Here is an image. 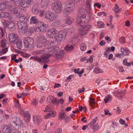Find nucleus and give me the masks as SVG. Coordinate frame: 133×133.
I'll return each instance as SVG.
<instances>
[{
	"label": "nucleus",
	"mask_w": 133,
	"mask_h": 133,
	"mask_svg": "<svg viewBox=\"0 0 133 133\" xmlns=\"http://www.w3.org/2000/svg\"><path fill=\"white\" fill-rule=\"evenodd\" d=\"M67 34V31L66 30H63L58 32L55 28H52L48 30L46 33L48 37L50 38H54L55 39V42H52L47 48V51L52 53L49 54L52 55L53 54H55L54 57L56 59L61 58L64 54V51L63 50L57 51L59 48L56 46L66 39Z\"/></svg>",
	"instance_id": "obj_1"
},
{
	"label": "nucleus",
	"mask_w": 133,
	"mask_h": 133,
	"mask_svg": "<svg viewBox=\"0 0 133 133\" xmlns=\"http://www.w3.org/2000/svg\"><path fill=\"white\" fill-rule=\"evenodd\" d=\"M9 9L16 17L19 15V21L17 23L18 31L21 33H26L29 26L26 22L29 19V17L28 16L25 17L23 14L19 15V9L15 6H10Z\"/></svg>",
	"instance_id": "obj_2"
},
{
	"label": "nucleus",
	"mask_w": 133,
	"mask_h": 133,
	"mask_svg": "<svg viewBox=\"0 0 133 133\" xmlns=\"http://www.w3.org/2000/svg\"><path fill=\"white\" fill-rule=\"evenodd\" d=\"M86 14L80 15L78 16L76 18V23L78 26H81L83 28L80 29L79 34L82 36L86 35L89 30L90 29L91 25H88L85 26V23H87L89 21V18L87 17Z\"/></svg>",
	"instance_id": "obj_3"
},
{
	"label": "nucleus",
	"mask_w": 133,
	"mask_h": 133,
	"mask_svg": "<svg viewBox=\"0 0 133 133\" xmlns=\"http://www.w3.org/2000/svg\"><path fill=\"white\" fill-rule=\"evenodd\" d=\"M36 42V46L37 48H42L46 45L48 46L51 43L48 41L43 35H39L37 37Z\"/></svg>",
	"instance_id": "obj_4"
},
{
	"label": "nucleus",
	"mask_w": 133,
	"mask_h": 133,
	"mask_svg": "<svg viewBox=\"0 0 133 133\" xmlns=\"http://www.w3.org/2000/svg\"><path fill=\"white\" fill-rule=\"evenodd\" d=\"M66 8L64 10V15H68L74 11L75 5L72 1H68L66 2L65 4Z\"/></svg>",
	"instance_id": "obj_5"
},
{
	"label": "nucleus",
	"mask_w": 133,
	"mask_h": 133,
	"mask_svg": "<svg viewBox=\"0 0 133 133\" xmlns=\"http://www.w3.org/2000/svg\"><path fill=\"white\" fill-rule=\"evenodd\" d=\"M51 8L55 12L58 14L61 13L63 9L61 3L59 0H55L51 4Z\"/></svg>",
	"instance_id": "obj_6"
},
{
	"label": "nucleus",
	"mask_w": 133,
	"mask_h": 133,
	"mask_svg": "<svg viewBox=\"0 0 133 133\" xmlns=\"http://www.w3.org/2000/svg\"><path fill=\"white\" fill-rule=\"evenodd\" d=\"M34 41L33 39L30 37H25L23 40L25 46L27 49L30 50L34 47Z\"/></svg>",
	"instance_id": "obj_7"
},
{
	"label": "nucleus",
	"mask_w": 133,
	"mask_h": 133,
	"mask_svg": "<svg viewBox=\"0 0 133 133\" xmlns=\"http://www.w3.org/2000/svg\"><path fill=\"white\" fill-rule=\"evenodd\" d=\"M48 29V26L47 24H45L43 22H38L37 27L36 28L35 30L38 32H45Z\"/></svg>",
	"instance_id": "obj_8"
},
{
	"label": "nucleus",
	"mask_w": 133,
	"mask_h": 133,
	"mask_svg": "<svg viewBox=\"0 0 133 133\" xmlns=\"http://www.w3.org/2000/svg\"><path fill=\"white\" fill-rule=\"evenodd\" d=\"M52 55L50 54H45L41 56V58H39L37 56H35V58L34 61H37V62L41 63H46L49 61V58Z\"/></svg>",
	"instance_id": "obj_9"
},
{
	"label": "nucleus",
	"mask_w": 133,
	"mask_h": 133,
	"mask_svg": "<svg viewBox=\"0 0 133 133\" xmlns=\"http://www.w3.org/2000/svg\"><path fill=\"white\" fill-rule=\"evenodd\" d=\"M44 18L48 21L52 22L55 20L57 19V17L51 12L47 11L45 14Z\"/></svg>",
	"instance_id": "obj_10"
},
{
	"label": "nucleus",
	"mask_w": 133,
	"mask_h": 133,
	"mask_svg": "<svg viewBox=\"0 0 133 133\" xmlns=\"http://www.w3.org/2000/svg\"><path fill=\"white\" fill-rule=\"evenodd\" d=\"M8 36L9 41L11 43L15 44V42L18 39L17 35L14 33H9Z\"/></svg>",
	"instance_id": "obj_11"
},
{
	"label": "nucleus",
	"mask_w": 133,
	"mask_h": 133,
	"mask_svg": "<svg viewBox=\"0 0 133 133\" xmlns=\"http://www.w3.org/2000/svg\"><path fill=\"white\" fill-rule=\"evenodd\" d=\"M33 0H24L21 4L20 6L24 8H28L30 6Z\"/></svg>",
	"instance_id": "obj_12"
},
{
	"label": "nucleus",
	"mask_w": 133,
	"mask_h": 133,
	"mask_svg": "<svg viewBox=\"0 0 133 133\" xmlns=\"http://www.w3.org/2000/svg\"><path fill=\"white\" fill-rule=\"evenodd\" d=\"M2 130L4 133H10L12 131V129L10 127L5 125L2 127Z\"/></svg>",
	"instance_id": "obj_13"
},
{
	"label": "nucleus",
	"mask_w": 133,
	"mask_h": 133,
	"mask_svg": "<svg viewBox=\"0 0 133 133\" xmlns=\"http://www.w3.org/2000/svg\"><path fill=\"white\" fill-rule=\"evenodd\" d=\"M42 120L41 116L36 115L33 117V121L35 124L38 125L39 124Z\"/></svg>",
	"instance_id": "obj_14"
},
{
	"label": "nucleus",
	"mask_w": 133,
	"mask_h": 133,
	"mask_svg": "<svg viewBox=\"0 0 133 133\" xmlns=\"http://www.w3.org/2000/svg\"><path fill=\"white\" fill-rule=\"evenodd\" d=\"M98 123L94 124L93 126L90 125L88 130V132L90 133H93L96 131L98 129Z\"/></svg>",
	"instance_id": "obj_15"
},
{
	"label": "nucleus",
	"mask_w": 133,
	"mask_h": 133,
	"mask_svg": "<svg viewBox=\"0 0 133 133\" xmlns=\"http://www.w3.org/2000/svg\"><path fill=\"white\" fill-rule=\"evenodd\" d=\"M39 8V5L38 3L35 4L32 7V12L35 14H38L40 10Z\"/></svg>",
	"instance_id": "obj_16"
},
{
	"label": "nucleus",
	"mask_w": 133,
	"mask_h": 133,
	"mask_svg": "<svg viewBox=\"0 0 133 133\" xmlns=\"http://www.w3.org/2000/svg\"><path fill=\"white\" fill-rule=\"evenodd\" d=\"M10 6H13L10 5V3L9 2H6L5 3H1L0 4V10H2L6 8L8 6L9 7L7 8L9 11V8ZM13 6H14V5Z\"/></svg>",
	"instance_id": "obj_17"
},
{
	"label": "nucleus",
	"mask_w": 133,
	"mask_h": 133,
	"mask_svg": "<svg viewBox=\"0 0 133 133\" xmlns=\"http://www.w3.org/2000/svg\"><path fill=\"white\" fill-rule=\"evenodd\" d=\"M41 6L43 8L46 9L50 3L49 0H41Z\"/></svg>",
	"instance_id": "obj_18"
},
{
	"label": "nucleus",
	"mask_w": 133,
	"mask_h": 133,
	"mask_svg": "<svg viewBox=\"0 0 133 133\" xmlns=\"http://www.w3.org/2000/svg\"><path fill=\"white\" fill-rule=\"evenodd\" d=\"M30 23L31 24H36L38 22V21L35 16L31 17L30 19Z\"/></svg>",
	"instance_id": "obj_19"
},
{
	"label": "nucleus",
	"mask_w": 133,
	"mask_h": 133,
	"mask_svg": "<svg viewBox=\"0 0 133 133\" xmlns=\"http://www.w3.org/2000/svg\"><path fill=\"white\" fill-rule=\"evenodd\" d=\"M1 45L2 47H5L9 46V44L7 41L5 39H3L1 41Z\"/></svg>",
	"instance_id": "obj_20"
},
{
	"label": "nucleus",
	"mask_w": 133,
	"mask_h": 133,
	"mask_svg": "<svg viewBox=\"0 0 133 133\" xmlns=\"http://www.w3.org/2000/svg\"><path fill=\"white\" fill-rule=\"evenodd\" d=\"M121 51L124 55H128L129 54V52L128 49L126 48H121Z\"/></svg>",
	"instance_id": "obj_21"
},
{
	"label": "nucleus",
	"mask_w": 133,
	"mask_h": 133,
	"mask_svg": "<svg viewBox=\"0 0 133 133\" xmlns=\"http://www.w3.org/2000/svg\"><path fill=\"white\" fill-rule=\"evenodd\" d=\"M14 44L16 45L17 48L19 49H21L22 46L21 40L18 39L15 42Z\"/></svg>",
	"instance_id": "obj_22"
},
{
	"label": "nucleus",
	"mask_w": 133,
	"mask_h": 133,
	"mask_svg": "<svg viewBox=\"0 0 133 133\" xmlns=\"http://www.w3.org/2000/svg\"><path fill=\"white\" fill-rule=\"evenodd\" d=\"M74 48V47L72 45L70 44H68L66 45L64 48L65 50L68 51H72Z\"/></svg>",
	"instance_id": "obj_23"
},
{
	"label": "nucleus",
	"mask_w": 133,
	"mask_h": 133,
	"mask_svg": "<svg viewBox=\"0 0 133 133\" xmlns=\"http://www.w3.org/2000/svg\"><path fill=\"white\" fill-rule=\"evenodd\" d=\"M74 22L72 18L69 17L65 19V23L69 25L71 24Z\"/></svg>",
	"instance_id": "obj_24"
},
{
	"label": "nucleus",
	"mask_w": 133,
	"mask_h": 133,
	"mask_svg": "<svg viewBox=\"0 0 133 133\" xmlns=\"http://www.w3.org/2000/svg\"><path fill=\"white\" fill-rule=\"evenodd\" d=\"M65 112L63 111H61L59 113V116L58 117V119L60 120L61 119H64L65 118Z\"/></svg>",
	"instance_id": "obj_25"
},
{
	"label": "nucleus",
	"mask_w": 133,
	"mask_h": 133,
	"mask_svg": "<svg viewBox=\"0 0 133 133\" xmlns=\"http://www.w3.org/2000/svg\"><path fill=\"white\" fill-rule=\"evenodd\" d=\"M3 17L8 18L9 20H11L12 18L11 15L6 12H3Z\"/></svg>",
	"instance_id": "obj_26"
},
{
	"label": "nucleus",
	"mask_w": 133,
	"mask_h": 133,
	"mask_svg": "<svg viewBox=\"0 0 133 133\" xmlns=\"http://www.w3.org/2000/svg\"><path fill=\"white\" fill-rule=\"evenodd\" d=\"M104 71L99 68H96L94 69L93 72L95 74L103 73Z\"/></svg>",
	"instance_id": "obj_27"
},
{
	"label": "nucleus",
	"mask_w": 133,
	"mask_h": 133,
	"mask_svg": "<svg viewBox=\"0 0 133 133\" xmlns=\"http://www.w3.org/2000/svg\"><path fill=\"white\" fill-rule=\"evenodd\" d=\"M8 28L11 30H14L15 29L14 24L12 22H10L8 25Z\"/></svg>",
	"instance_id": "obj_28"
},
{
	"label": "nucleus",
	"mask_w": 133,
	"mask_h": 133,
	"mask_svg": "<svg viewBox=\"0 0 133 133\" xmlns=\"http://www.w3.org/2000/svg\"><path fill=\"white\" fill-rule=\"evenodd\" d=\"M15 5H20L22 1V0H10Z\"/></svg>",
	"instance_id": "obj_29"
},
{
	"label": "nucleus",
	"mask_w": 133,
	"mask_h": 133,
	"mask_svg": "<svg viewBox=\"0 0 133 133\" xmlns=\"http://www.w3.org/2000/svg\"><path fill=\"white\" fill-rule=\"evenodd\" d=\"M80 49L82 51H84L86 50L87 46L85 43H82L80 44Z\"/></svg>",
	"instance_id": "obj_30"
},
{
	"label": "nucleus",
	"mask_w": 133,
	"mask_h": 133,
	"mask_svg": "<svg viewBox=\"0 0 133 133\" xmlns=\"http://www.w3.org/2000/svg\"><path fill=\"white\" fill-rule=\"evenodd\" d=\"M15 119V121H14L13 122L16 125H18V126L21 122V120L18 117H16Z\"/></svg>",
	"instance_id": "obj_31"
},
{
	"label": "nucleus",
	"mask_w": 133,
	"mask_h": 133,
	"mask_svg": "<svg viewBox=\"0 0 133 133\" xmlns=\"http://www.w3.org/2000/svg\"><path fill=\"white\" fill-rule=\"evenodd\" d=\"M112 97L111 95H109L105 97L104 99L105 103H108L112 100Z\"/></svg>",
	"instance_id": "obj_32"
},
{
	"label": "nucleus",
	"mask_w": 133,
	"mask_h": 133,
	"mask_svg": "<svg viewBox=\"0 0 133 133\" xmlns=\"http://www.w3.org/2000/svg\"><path fill=\"white\" fill-rule=\"evenodd\" d=\"M28 27L26 31V32L25 33H22L24 34H25L27 35V34H29V35H31L33 32V29L32 28H30L28 30Z\"/></svg>",
	"instance_id": "obj_33"
},
{
	"label": "nucleus",
	"mask_w": 133,
	"mask_h": 133,
	"mask_svg": "<svg viewBox=\"0 0 133 133\" xmlns=\"http://www.w3.org/2000/svg\"><path fill=\"white\" fill-rule=\"evenodd\" d=\"M60 20H57L52 23L51 25L53 26H57L60 24Z\"/></svg>",
	"instance_id": "obj_34"
},
{
	"label": "nucleus",
	"mask_w": 133,
	"mask_h": 133,
	"mask_svg": "<svg viewBox=\"0 0 133 133\" xmlns=\"http://www.w3.org/2000/svg\"><path fill=\"white\" fill-rule=\"evenodd\" d=\"M44 53V51L43 50L35 51L33 52L34 54L35 55L42 54Z\"/></svg>",
	"instance_id": "obj_35"
},
{
	"label": "nucleus",
	"mask_w": 133,
	"mask_h": 133,
	"mask_svg": "<svg viewBox=\"0 0 133 133\" xmlns=\"http://www.w3.org/2000/svg\"><path fill=\"white\" fill-rule=\"evenodd\" d=\"M4 35V31L2 28H0V39L3 38Z\"/></svg>",
	"instance_id": "obj_36"
},
{
	"label": "nucleus",
	"mask_w": 133,
	"mask_h": 133,
	"mask_svg": "<svg viewBox=\"0 0 133 133\" xmlns=\"http://www.w3.org/2000/svg\"><path fill=\"white\" fill-rule=\"evenodd\" d=\"M123 91L118 92L116 94V96L119 97L121 98L124 95V94L123 93Z\"/></svg>",
	"instance_id": "obj_37"
},
{
	"label": "nucleus",
	"mask_w": 133,
	"mask_h": 133,
	"mask_svg": "<svg viewBox=\"0 0 133 133\" xmlns=\"http://www.w3.org/2000/svg\"><path fill=\"white\" fill-rule=\"evenodd\" d=\"M89 102L90 106H92L95 103V99L93 98H90L89 101Z\"/></svg>",
	"instance_id": "obj_38"
},
{
	"label": "nucleus",
	"mask_w": 133,
	"mask_h": 133,
	"mask_svg": "<svg viewBox=\"0 0 133 133\" xmlns=\"http://www.w3.org/2000/svg\"><path fill=\"white\" fill-rule=\"evenodd\" d=\"M97 120V117L95 118L93 120L89 123L90 125L93 126L94 124H96V122Z\"/></svg>",
	"instance_id": "obj_39"
},
{
	"label": "nucleus",
	"mask_w": 133,
	"mask_h": 133,
	"mask_svg": "<svg viewBox=\"0 0 133 133\" xmlns=\"http://www.w3.org/2000/svg\"><path fill=\"white\" fill-rule=\"evenodd\" d=\"M50 112L49 114H50V116L52 117H55L56 115V112L54 110L51 111Z\"/></svg>",
	"instance_id": "obj_40"
},
{
	"label": "nucleus",
	"mask_w": 133,
	"mask_h": 133,
	"mask_svg": "<svg viewBox=\"0 0 133 133\" xmlns=\"http://www.w3.org/2000/svg\"><path fill=\"white\" fill-rule=\"evenodd\" d=\"M24 115L27 118L28 120H30L31 116L29 114L28 112H24Z\"/></svg>",
	"instance_id": "obj_41"
},
{
	"label": "nucleus",
	"mask_w": 133,
	"mask_h": 133,
	"mask_svg": "<svg viewBox=\"0 0 133 133\" xmlns=\"http://www.w3.org/2000/svg\"><path fill=\"white\" fill-rule=\"evenodd\" d=\"M98 27L100 28H103L104 26V23L102 22H99L97 23Z\"/></svg>",
	"instance_id": "obj_42"
},
{
	"label": "nucleus",
	"mask_w": 133,
	"mask_h": 133,
	"mask_svg": "<svg viewBox=\"0 0 133 133\" xmlns=\"http://www.w3.org/2000/svg\"><path fill=\"white\" fill-rule=\"evenodd\" d=\"M45 12V11L44 10H40L39 11V16L41 17L43 16L44 15V14Z\"/></svg>",
	"instance_id": "obj_43"
},
{
	"label": "nucleus",
	"mask_w": 133,
	"mask_h": 133,
	"mask_svg": "<svg viewBox=\"0 0 133 133\" xmlns=\"http://www.w3.org/2000/svg\"><path fill=\"white\" fill-rule=\"evenodd\" d=\"M119 41L120 43H124L125 42V38L123 37H121L119 39Z\"/></svg>",
	"instance_id": "obj_44"
},
{
	"label": "nucleus",
	"mask_w": 133,
	"mask_h": 133,
	"mask_svg": "<svg viewBox=\"0 0 133 133\" xmlns=\"http://www.w3.org/2000/svg\"><path fill=\"white\" fill-rule=\"evenodd\" d=\"M53 102L55 104H59L58 100L56 98H54L53 99Z\"/></svg>",
	"instance_id": "obj_45"
},
{
	"label": "nucleus",
	"mask_w": 133,
	"mask_h": 133,
	"mask_svg": "<svg viewBox=\"0 0 133 133\" xmlns=\"http://www.w3.org/2000/svg\"><path fill=\"white\" fill-rule=\"evenodd\" d=\"M38 103V101L36 99L33 100L31 103V104L34 106H35L37 105Z\"/></svg>",
	"instance_id": "obj_46"
},
{
	"label": "nucleus",
	"mask_w": 133,
	"mask_h": 133,
	"mask_svg": "<svg viewBox=\"0 0 133 133\" xmlns=\"http://www.w3.org/2000/svg\"><path fill=\"white\" fill-rule=\"evenodd\" d=\"M119 123L122 125H124L125 123V122L124 120L122 118H120L119 120Z\"/></svg>",
	"instance_id": "obj_47"
},
{
	"label": "nucleus",
	"mask_w": 133,
	"mask_h": 133,
	"mask_svg": "<svg viewBox=\"0 0 133 133\" xmlns=\"http://www.w3.org/2000/svg\"><path fill=\"white\" fill-rule=\"evenodd\" d=\"M123 64L127 66H130V63L124 60L123 61Z\"/></svg>",
	"instance_id": "obj_48"
},
{
	"label": "nucleus",
	"mask_w": 133,
	"mask_h": 133,
	"mask_svg": "<svg viewBox=\"0 0 133 133\" xmlns=\"http://www.w3.org/2000/svg\"><path fill=\"white\" fill-rule=\"evenodd\" d=\"M19 125L20 126L22 127H25V121L24 120L23 121V120L21 121V122L20 123Z\"/></svg>",
	"instance_id": "obj_49"
},
{
	"label": "nucleus",
	"mask_w": 133,
	"mask_h": 133,
	"mask_svg": "<svg viewBox=\"0 0 133 133\" xmlns=\"http://www.w3.org/2000/svg\"><path fill=\"white\" fill-rule=\"evenodd\" d=\"M85 90V87H82V88L78 90V93L80 94V93H82Z\"/></svg>",
	"instance_id": "obj_50"
},
{
	"label": "nucleus",
	"mask_w": 133,
	"mask_h": 133,
	"mask_svg": "<svg viewBox=\"0 0 133 133\" xmlns=\"http://www.w3.org/2000/svg\"><path fill=\"white\" fill-rule=\"evenodd\" d=\"M123 54H122L118 53L116 54L115 55V56L117 57H118L120 58H122V57L123 56Z\"/></svg>",
	"instance_id": "obj_51"
},
{
	"label": "nucleus",
	"mask_w": 133,
	"mask_h": 133,
	"mask_svg": "<svg viewBox=\"0 0 133 133\" xmlns=\"http://www.w3.org/2000/svg\"><path fill=\"white\" fill-rule=\"evenodd\" d=\"M15 105L16 107L18 108V109L20 108V105L18 102L15 103Z\"/></svg>",
	"instance_id": "obj_52"
},
{
	"label": "nucleus",
	"mask_w": 133,
	"mask_h": 133,
	"mask_svg": "<svg viewBox=\"0 0 133 133\" xmlns=\"http://www.w3.org/2000/svg\"><path fill=\"white\" fill-rule=\"evenodd\" d=\"M102 14H104V16H106V14L105 13V12H99L97 14V15L98 16H101Z\"/></svg>",
	"instance_id": "obj_53"
},
{
	"label": "nucleus",
	"mask_w": 133,
	"mask_h": 133,
	"mask_svg": "<svg viewBox=\"0 0 133 133\" xmlns=\"http://www.w3.org/2000/svg\"><path fill=\"white\" fill-rule=\"evenodd\" d=\"M9 22L8 21L5 20L4 21L3 23V25L4 27L8 25L9 24Z\"/></svg>",
	"instance_id": "obj_54"
},
{
	"label": "nucleus",
	"mask_w": 133,
	"mask_h": 133,
	"mask_svg": "<svg viewBox=\"0 0 133 133\" xmlns=\"http://www.w3.org/2000/svg\"><path fill=\"white\" fill-rule=\"evenodd\" d=\"M62 129L61 128H59L57 129L55 133H62Z\"/></svg>",
	"instance_id": "obj_55"
},
{
	"label": "nucleus",
	"mask_w": 133,
	"mask_h": 133,
	"mask_svg": "<svg viewBox=\"0 0 133 133\" xmlns=\"http://www.w3.org/2000/svg\"><path fill=\"white\" fill-rule=\"evenodd\" d=\"M90 125L89 124L88 125H85L82 127V129L83 130H85L87 128H90Z\"/></svg>",
	"instance_id": "obj_56"
},
{
	"label": "nucleus",
	"mask_w": 133,
	"mask_h": 133,
	"mask_svg": "<svg viewBox=\"0 0 133 133\" xmlns=\"http://www.w3.org/2000/svg\"><path fill=\"white\" fill-rule=\"evenodd\" d=\"M8 51V48L7 47L2 49V51L3 54L6 53Z\"/></svg>",
	"instance_id": "obj_57"
},
{
	"label": "nucleus",
	"mask_w": 133,
	"mask_h": 133,
	"mask_svg": "<svg viewBox=\"0 0 133 133\" xmlns=\"http://www.w3.org/2000/svg\"><path fill=\"white\" fill-rule=\"evenodd\" d=\"M51 110H50V108L47 106L45 108V110H44V112H50Z\"/></svg>",
	"instance_id": "obj_58"
},
{
	"label": "nucleus",
	"mask_w": 133,
	"mask_h": 133,
	"mask_svg": "<svg viewBox=\"0 0 133 133\" xmlns=\"http://www.w3.org/2000/svg\"><path fill=\"white\" fill-rule=\"evenodd\" d=\"M50 115L49 113L47 114L44 116V117L45 119H48L50 117Z\"/></svg>",
	"instance_id": "obj_59"
},
{
	"label": "nucleus",
	"mask_w": 133,
	"mask_h": 133,
	"mask_svg": "<svg viewBox=\"0 0 133 133\" xmlns=\"http://www.w3.org/2000/svg\"><path fill=\"white\" fill-rule=\"evenodd\" d=\"M71 79V75H70L65 80V82H69L70 81Z\"/></svg>",
	"instance_id": "obj_60"
},
{
	"label": "nucleus",
	"mask_w": 133,
	"mask_h": 133,
	"mask_svg": "<svg viewBox=\"0 0 133 133\" xmlns=\"http://www.w3.org/2000/svg\"><path fill=\"white\" fill-rule=\"evenodd\" d=\"M17 55L13 54L12 55L11 57V59L12 60H14L16 59V56Z\"/></svg>",
	"instance_id": "obj_61"
},
{
	"label": "nucleus",
	"mask_w": 133,
	"mask_h": 133,
	"mask_svg": "<svg viewBox=\"0 0 133 133\" xmlns=\"http://www.w3.org/2000/svg\"><path fill=\"white\" fill-rule=\"evenodd\" d=\"M87 61L88 62H89L91 63L92 62H93L92 57H90L87 59Z\"/></svg>",
	"instance_id": "obj_62"
},
{
	"label": "nucleus",
	"mask_w": 133,
	"mask_h": 133,
	"mask_svg": "<svg viewBox=\"0 0 133 133\" xmlns=\"http://www.w3.org/2000/svg\"><path fill=\"white\" fill-rule=\"evenodd\" d=\"M119 71L120 72H123L124 71V70L122 66H119Z\"/></svg>",
	"instance_id": "obj_63"
},
{
	"label": "nucleus",
	"mask_w": 133,
	"mask_h": 133,
	"mask_svg": "<svg viewBox=\"0 0 133 133\" xmlns=\"http://www.w3.org/2000/svg\"><path fill=\"white\" fill-rule=\"evenodd\" d=\"M105 43V42L104 41L102 40L100 42L99 44L101 45L102 46L104 45Z\"/></svg>",
	"instance_id": "obj_64"
}]
</instances>
